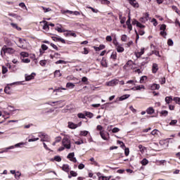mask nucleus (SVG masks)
I'll use <instances>...</instances> for the list:
<instances>
[{
    "mask_svg": "<svg viewBox=\"0 0 180 180\" xmlns=\"http://www.w3.org/2000/svg\"><path fill=\"white\" fill-rule=\"evenodd\" d=\"M62 145L63 146L60 147L58 151H64L65 148L70 150L71 148V140H70V136H65L62 140Z\"/></svg>",
    "mask_w": 180,
    "mask_h": 180,
    "instance_id": "nucleus-1",
    "label": "nucleus"
},
{
    "mask_svg": "<svg viewBox=\"0 0 180 180\" xmlns=\"http://www.w3.org/2000/svg\"><path fill=\"white\" fill-rule=\"evenodd\" d=\"M13 54L15 53V49L13 48H8L6 46H3L1 51V56L4 57L5 54Z\"/></svg>",
    "mask_w": 180,
    "mask_h": 180,
    "instance_id": "nucleus-2",
    "label": "nucleus"
},
{
    "mask_svg": "<svg viewBox=\"0 0 180 180\" xmlns=\"http://www.w3.org/2000/svg\"><path fill=\"white\" fill-rule=\"evenodd\" d=\"M48 105H51V106H56L57 108H64L65 104L64 101H49Z\"/></svg>",
    "mask_w": 180,
    "mask_h": 180,
    "instance_id": "nucleus-3",
    "label": "nucleus"
},
{
    "mask_svg": "<svg viewBox=\"0 0 180 180\" xmlns=\"http://www.w3.org/2000/svg\"><path fill=\"white\" fill-rule=\"evenodd\" d=\"M38 137H39V139H41V141L44 142H50V137H49V135H47L46 133L44 132H39L38 134Z\"/></svg>",
    "mask_w": 180,
    "mask_h": 180,
    "instance_id": "nucleus-4",
    "label": "nucleus"
},
{
    "mask_svg": "<svg viewBox=\"0 0 180 180\" xmlns=\"http://www.w3.org/2000/svg\"><path fill=\"white\" fill-rule=\"evenodd\" d=\"M114 46L117 53H123V51H124V48L123 47V45L119 44V42L114 41Z\"/></svg>",
    "mask_w": 180,
    "mask_h": 180,
    "instance_id": "nucleus-5",
    "label": "nucleus"
},
{
    "mask_svg": "<svg viewBox=\"0 0 180 180\" xmlns=\"http://www.w3.org/2000/svg\"><path fill=\"white\" fill-rule=\"evenodd\" d=\"M20 44L18 45V47L20 49H27V41H26L25 39H19L18 40Z\"/></svg>",
    "mask_w": 180,
    "mask_h": 180,
    "instance_id": "nucleus-6",
    "label": "nucleus"
},
{
    "mask_svg": "<svg viewBox=\"0 0 180 180\" xmlns=\"http://www.w3.org/2000/svg\"><path fill=\"white\" fill-rule=\"evenodd\" d=\"M40 24L42 25V29L45 30V32H49V30H50V27L49 26V23L47 22V21H41Z\"/></svg>",
    "mask_w": 180,
    "mask_h": 180,
    "instance_id": "nucleus-7",
    "label": "nucleus"
},
{
    "mask_svg": "<svg viewBox=\"0 0 180 180\" xmlns=\"http://www.w3.org/2000/svg\"><path fill=\"white\" fill-rule=\"evenodd\" d=\"M67 158L72 161V162H77V158H75V153H70L68 155Z\"/></svg>",
    "mask_w": 180,
    "mask_h": 180,
    "instance_id": "nucleus-8",
    "label": "nucleus"
},
{
    "mask_svg": "<svg viewBox=\"0 0 180 180\" xmlns=\"http://www.w3.org/2000/svg\"><path fill=\"white\" fill-rule=\"evenodd\" d=\"M119 84V80L117 79H114L106 83L108 86H115V85H117Z\"/></svg>",
    "mask_w": 180,
    "mask_h": 180,
    "instance_id": "nucleus-9",
    "label": "nucleus"
},
{
    "mask_svg": "<svg viewBox=\"0 0 180 180\" xmlns=\"http://www.w3.org/2000/svg\"><path fill=\"white\" fill-rule=\"evenodd\" d=\"M128 98H130V95L124 94L120 97H118L115 102H117V101H125V99H128Z\"/></svg>",
    "mask_w": 180,
    "mask_h": 180,
    "instance_id": "nucleus-10",
    "label": "nucleus"
},
{
    "mask_svg": "<svg viewBox=\"0 0 180 180\" xmlns=\"http://www.w3.org/2000/svg\"><path fill=\"white\" fill-rule=\"evenodd\" d=\"M129 2L134 8H139L140 6L136 0H129Z\"/></svg>",
    "mask_w": 180,
    "mask_h": 180,
    "instance_id": "nucleus-11",
    "label": "nucleus"
},
{
    "mask_svg": "<svg viewBox=\"0 0 180 180\" xmlns=\"http://www.w3.org/2000/svg\"><path fill=\"white\" fill-rule=\"evenodd\" d=\"M144 54V48L141 49V51L135 52V56L137 58H140Z\"/></svg>",
    "mask_w": 180,
    "mask_h": 180,
    "instance_id": "nucleus-12",
    "label": "nucleus"
},
{
    "mask_svg": "<svg viewBox=\"0 0 180 180\" xmlns=\"http://www.w3.org/2000/svg\"><path fill=\"white\" fill-rule=\"evenodd\" d=\"M36 76L35 73H32L30 75H25V79L27 81H31V79H34V77Z\"/></svg>",
    "mask_w": 180,
    "mask_h": 180,
    "instance_id": "nucleus-13",
    "label": "nucleus"
},
{
    "mask_svg": "<svg viewBox=\"0 0 180 180\" xmlns=\"http://www.w3.org/2000/svg\"><path fill=\"white\" fill-rule=\"evenodd\" d=\"M60 13L63 15H67V13H68V15H72V13H74V11H70V10H61Z\"/></svg>",
    "mask_w": 180,
    "mask_h": 180,
    "instance_id": "nucleus-14",
    "label": "nucleus"
},
{
    "mask_svg": "<svg viewBox=\"0 0 180 180\" xmlns=\"http://www.w3.org/2000/svg\"><path fill=\"white\" fill-rule=\"evenodd\" d=\"M68 124V127H69V129H77V124H75L74 122H69Z\"/></svg>",
    "mask_w": 180,
    "mask_h": 180,
    "instance_id": "nucleus-15",
    "label": "nucleus"
},
{
    "mask_svg": "<svg viewBox=\"0 0 180 180\" xmlns=\"http://www.w3.org/2000/svg\"><path fill=\"white\" fill-rule=\"evenodd\" d=\"M158 71V65L157 63H153L152 67V72L155 74Z\"/></svg>",
    "mask_w": 180,
    "mask_h": 180,
    "instance_id": "nucleus-16",
    "label": "nucleus"
},
{
    "mask_svg": "<svg viewBox=\"0 0 180 180\" xmlns=\"http://www.w3.org/2000/svg\"><path fill=\"white\" fill-rule=\"evenodd\" d=\"M147 20H148V13L145 14V16L142 17L140 19V22H142V23H146V22H147Z\"/></svg>",
    "mask_w": 180,
    "mask_h": 180,
    "instance_id": "nucleus-17",
    "label": "nucleus"
},
{
    "mask_svg": "<svg viewBox=\"0 0 180 180\" xmlns=\"http://www.w3.org/2000/svg\"><path fill=\"white\" fill-rule=\"evenodd\" d=\"M155 112V110H154V108H153V107H149L146 110V112L148 113V115H153V113H154Z\"/></svg>",
    "mask_w": 180,
    "mask_h": 180,
    "instance_id": "nucleus-18",
    "label": "nucleus"
},
{
    "mask_svg": "<svg viewBox=\"0 0 180 180\" xmlns=\"http://www.w3.org/2000/svg\"><path fill=\"white\" fill-rule=\"evenodd\" d=\"M59 26L60 27H56V30H57V32H58L59 33H64V32H67V30L61 28V25H60Z\"/></svg>",
    "mask_w": 180,
    "mask_h": 180,
    "instance_id": "nucleus-19",
    "label": "nucleus"
},
{
    "mask_svg": "<svg viewBox=\"0 0 180 180\" xmlns=\"http://www.w3.org/2000/svg\"><path fill=\"white\" fill-rule=\"evenodd\" d=\"M63 171H65V172H68L70 171V165H63L62 167Z\"/></svg>",
    "mask_w": 180,
    "mask_h": 180,
    "instance_id": "nucleus-20",
    "label": "nucleus"
},
{
    "mask_svg": "<svg viewBox=\"0 0 180 180\" xmlns=\"http://www.w3.org/2000/svg\"><path fill=\"white\" fill-rule=\"evenodd\" d=\"M151 89L153 91H155V89H157V90L160 89V84H152Z\"/></svg>",
    "mask_w": 180,
    "mask_h": 180,
    "instance_id": "nucleus-21",
    "label": "nucleus"
},
{
    "mask_svg": "<svg viewBox=\"0 0 180 180\" xmlns=\"http://www.w3.org/2000/svg\"><path fill=\"white\" fill-rule=\"evenodd\" d=\"M12 27H13L14 29H16V30H18V32H20V30H22V28H20L19 26H18V24H15L13 22H12L11 24Z\"/></svg>",
    "mask_w": 180,
    "mask_h": 180,
    "instance_id": "nucleus-22",
    "label": "nucleus"
},
{
    "mask_svg": "<svg viewBox=\"0 0 180 180\" xmlns=\"http://www.w3.org/2000/svg\"><path fill=\"white\" fill-rule=\"evenodd\" d=\"M100 136H101V139H103V140H105V141L108 140V137H106V134H105L104 131H100Z\"/></svg>",
    "mask_w": 180,
    "mask_h": 180,
    "instance_id": "nucleus-23",
    "label": "nucleus"
},
{
    "mask_svg": "<svg viewBox=\"0 0 180 180\" xmlns=\"http://www.w3.org/2000/svg\"><path fill=\"white\" fill-rule=\"evenodd\" d=\"M110 58H112V60H117V53L116 51H113L110 56Z\"/></svg>",
    "mask_w": 180,
    "mask_h": 180,
    "instance_id": "nucleus-24",
    "label": "nucleus"
},
{
    "mask_svg": "<svg viewBox=\"0 0 180 180\" xmlns=\"http://www.w3.org/2000/svg\"><path fill=\"white\" fill-rule=\"evenodd\" d=\"M66 86L70 89H73V88L75 87V84H74V83L68 82L67 83Z\"/></svg>",
    "mask_w": 180,
    "mask_h": 180,
    "instance_id": "nucleus-25",
    "label": "nucleus"
},
{
    "mask_svg": "<svg viewBox=\"0 0 180 180\" xmlns=\"http://www.w3.org/2000/svg\"><path fill=\"white\" fill-rule=\"evenodd\" d=\"M85 116H86L87 117H89V119H92L94 117V113H92L91 112L86 111Z\"/></svg>",
    "mask_w": 180,
    "mask_h": 180,
    "instance_id": "nucleus-26",
    "label": "nucleus"
},
{
    "mask_svg": "<svg viewBox=\"0 0 180 180\" xmlns=\"http://www.w3.org/2000/svg\"><path fill=\"white\" fill-rule=\"evenodd\" d=\"M111 178H112L111 176H101L98 177V180H109Z\"/></svg>",
    "mask_w": 180,
    "mask_h": 180,
    "instance_id": "nucleus-27",
    "label": "nucleus"
},
{
    "mask_svg": "<svg viewBox=\"0 0 180 180\" xmlns=\"http://www.w3.org/2000/svg\"><path fill=\"white\" fill-rule=\"evenodd\" d=\"M172 101H174V99H172V97H171V96H167L165 98V102L167 104L171 103V102H172Z\"/></svg>",
    "mask_w": 180,
    "mask_h": 180,
    "instance_id": "nucleus-28",
    "label": "nucleus"
},
{
    "mask_svg": "<svg viewBox=\"0 0 180 180\" xmlns=\"http://www.w3.org/2000/svg\"><path fill=\"white\" fill-rule=\"evenodd\" d=\"M121 40H122V41L126 42V41H127V40H129V37H127V35H126V34H123L121 36Z\"/></svg>",
    "mask_w": 180,
    "mask_h": 180,
    "instance_id": "nucleus-29",
    "label": "nucleus"
},
{
    "mask_svg": "<svg viewBox=\"0 0 180 180\" xmlns=\"http://www.w3.org/2000/svg\"><path fill=\"white\" fill-rule=\"evenodd\" d=\"M16 148V147L15 146V145H14V146H9V147H8V148H6V150H3V151L0 152V154H2V153H6V151H8V150H13V148Z\"/></svg>",
    "mask_w": 180,
    "mask_h": 180,
    "instance_id": "nucleus-30",
    "label": "nucleus"
},
{
    "mask_svg": "<svg viewBox=\"0 0 180 180\" xmlns=\"http://www.w3.org/2000/svg\"><path fill=\"white\" fill-rule=\"evenodd\" d=\"M119 18H120V23L122 25H124V22H126V17H122V15H120Z\"/></svg>",
    "mask_w": 180,
    "mask_h": 180,
    "instance_id": "nucleus-31",
    "label": "nucleus"
},
{
    "mask_svg": "<svg viewBox=\"0 0 180 180\" xmlns=\"http://www.w3.org/2000/svg\"><path fill=\"white\" fill-rule=\"evenodd\" d=\"M25 144H26L25 142H20V143H16L15 145V148H22V146H25Z\"/></svg>",
    "mask_w": 180,
    "mask_h": 180,
    "instance_id": "nucleus-32",
    "label": "nucleus"
},
{
    "mask_svg": "<svg viewBox=\"0 0 180 180\" xmlns=\"http://www.w3.org/2000/svg\"><path fill=\"white\" fill-rule=\"evenodd\" d=\"M41 8L43 9L44 13H47V12H51V8H46L44 6H41Z\"/></svg>",
    "mask_w": 180,
    "mask_h": 180,
    "instance_id": "nucleus-33",
    "label": "nucleus"
},
{
    "mask_svg": "<svg viewBox=\"0 0 180 180\" xmlns=\"http://www.w3.org/2000/svg\"><path fill=\"white\" fill-rule=\"evenodd\" d=\"M147 81V76H142L140 79V83L141 84H144Z\"/></svg>",
    "mask_w": 180,
    "mask_h": 180,
    "instance_id": "nucleus-34",
    "label": "nucleus"
},
{
    "mask_svg": "<svg viewBox=\"0 0 180 180\" xmlns=\"http://www.w3.org/2000/svg\"><path fill=\"white\" fill-rule=\"evenodd\" d=\"M22 175V173H20V172H17L15 174V179H20V176Z\"/></svg>",
    "mask_w": 180,
    "mask_h": 180,
    "instance_id": "nucleus-35",
    "label": "nucleus"
},
{
    "mask_svg": "<svg viewBox=\"0 0 180 180\" xmlns=\"http://www.w3.org/2000/svg\"><path fill=\"white\" fill-rule=\"evenodd\" d=\"M54 77H61V72H60V70H56L54 72Z\"/></svg>",
    "mask_w": 180,
    "mask_h": 180,
    "instance_id": "nucleus-36",
    "label": "nucleus"
},
{
    "mask_svg": "<svg viewBox=\"0 0 180 180\" xmlns=\"http://www.w3.org/2000/svg\"><path fill=\"white\" fill-rule=\"evenodd\" d=\"M160 113L161 116H168V111L167 110H162Z\"/></svg>",
    "mask_w": 180,
    "mask_h": 180,
    "instance_id": "nucleus-37",
    "label": "nucleus"
},
{
    "mask_svg": "<svg viewBox=\"0 0 180 180\" xmlns=\"http://www.w3.org/2000/svg\"><path fill=\"white\" fill-rule=\"evenodd\" d=\"M101 2L103 5H109V4H110L109 0H101Z\"/></svg>",
    "mask_w": 180,
    "mask_h": 180,
    "instance_id": "nucleus-38",
    "label": "nucleus"
},
{
    "mask_svg": "<svg viewBox=\"0 0 180 180\" xmlns=\"http://www.w3.org/2000/svg\"><path fill=\"white\" fill-rule=\"evenodd\" d=\"M176 123H178V120H172L169 122V125H170V126H175V124H176Z\"/></svg>",
    "mask_w": 180,
    "mask_h": 180,
    "instance_id": "nucleus-39",
    "label": "nucleus"
},
{
    "mask_svg": "<svg viewBox=\"0 0 180 180\" xmlns=\"http://www.w3.org/2000/svg\"><path fill=\"white\" fill-rule=\"evenodd\" d=\"M139 148L141 153H144V151H146V147L143 146L142 145H139Z\"/></svg>",
    "mask_w": 180,
    "mask_h": 180,
    "instance_id": "nucleus-40",
    "label": "nucleus"
},
{
    "mask_svg": "<svg viewBox=\"0 0 180 180\" xmlns=\"http://www.w3.org/2000/svg\"><path fill=\"white\" fill-rule=\"evenodd\" d=\"M89 133V131H80V136H88V134Z\"/></svg>",
    "mask_w": 180,
    "mask_h": 180,
    "instance_id": "nucleus-41",
    "label": "nucleus"
},
{
    "mask_svg": "<svg viewBox=\"0 0 180 180\" xmlns=\"http://www.w3.org/2000/svg\"><path fill=\"white\" fill-rule=\"evenodd\" d=\"M39 64H40V65H41V67H44V65H46V64H47V60H40Z\"/></svg>",
    "mask_w": 180,
    "mask_h": 180,
    "instance_id": "nucleus-42",
    "label": "nucleus"
},
{
    "mask_svg": "<svg viewBox=\"0 0 180 180\" xmlns=\"http://www.w3.org/2000/svg\"><path fill=\"white\" fill-rule=\"evenodd\" d=\"M141 164H142L143 165H147V164H148V160L144 158L141 160Z\"/></svg>",
    "mask_w": 180,
    "mask_h": 180,
    "instance_id": "nucleus-43",
    "label": "nucleus"
},
{
    "mask_svg": "<svg viewBox=\"0 0 180 180\" xmlns=\"http://www.w3.org/2000/svg\"><path fill=\"white\" fill-rule=\"evenodd\" d=\"M77 117H79V119H85V115L82 112L78 113Z\"/></svg>",
    "mask_w": 180,
    "mask_h": 180,
    "instance_id": "nucleus-44",
    "label": "nucleus"
},
{
    "mask_svg": "<svg viewBox=\"0 0 180 180\" xmlns=\"http://www.w3.org/2000/svg\"><path fill=\"white\" fill-rule=\"evenodd\" d=\"M56 64H67V61L59 60L56 62Z\"/></svg>",
    "mask_w": 180,
    "mask_h": 180,
    "instance_id": "nucleus-45",
    "label": "nucleus"
},
{
    "mask_svg": "<svg viewBox=\"0 0 180 180\" xmlns=\"http://www.w3.org/2000/svg\"><path fill=\"white\" fill-rule=\"evenodd\" d=\"M20 56H21V57H23V58L29 57V53L27 52H21Z\"/></svg>",
    "mask_w": 180,
    "mask_h": 180,
    "instance_id": "nucleus-46",
    "label": "nucleus"
},
{
    "mask_svg": "<svg viewBox=\"0 0 180 180\" xmlns=\"http://www.w3.org/2000/svg\"><path fill=\"white\" fill-rule=\"evenodd\" d=\"M101 63L103 67H108V63H106V60H102Z\"/></svg>",
    "mask_w": 180,
    "mask_h": 180,
    "instance_id": "nucleus-47",
    "label": "nucleus"
},
{
    "mask_svg": "<svg viewBox=\"0 0 180 180\" xmlns=\"http://www.w3.org/2000/svg\"><path fill=\"white\" fill-rule=\"evenodd\" d=\"M120 131V129L117 127H115L112 129V133H119Z\"/></svg>",
    "mask_w": 180,
    "mask_h": 180,
    "instance_id": "nucleus-48",
    "label": "nucleus"
},
{
    "mask_svg": "<svg viewBox=\"0 0 180 180\" xmlns=\"http://www.w3.org/2000/svg\"><path fill=\"white\" fill-rule=\"evenodd\" d=\"M87 8L89 9H91L94 13H98V12H99V11H98V9L94 8H92L91 6L87 7Z\"/></svg>",
    "mask_w": 180,
    "mask_h": 180,
    "instance_id": "nucleus-49",
    "label": "nucleus"
},
{
    "mask_svg": "<svg viewBox=\"0 0 180 180\" xmlns=\"http://www.w3.org/2000/svg\"><path fill=\"white\" fill-rule=\"evenodd\" d=\"M124 154H125L126 157H127L129 155V154H130V150H129V148H126L124 149Z\"/></svg>",
    "mask_w": 180,
    "mask_h": 180,
    "instance_id": "nucleus-50",
    "label": "nucleus"
},
{
    "mask_svg": "<svg viewBox=\"0 0 180 180\" xmlns=\"http://www.w3.org/2000/svg\"><path fill=\"white\" fill-rule=\"evenodd\" d=\"M8 72V68L5 66L2 67V74H6Z\"/></svg>",
    "mask_w": 180,
    "mask_h": 180,
    "instance_id": "nucleus-51",
    "label": "nucleus"
},
{
    "mask_svg": "<svg viewBox=\"0 0 180 180\" xmlns=\"http://www.w3.org/2000/svg\"><path fill=\"white\" fill-rule=\"evenodd\" d=\"M15 83L11 84H8L5 89L4 91H9V89H11V86H12V85H13Z\"/></svg>",
    "mask_w": 180,
    "mask_h": 180,
    "instance_id": "nucleus-52",
    "label": "nucleus"
},
{
    "mask_svg": "<svg viewBox=\"0 0 180 180\" xmlns=\"http://www.w3.org/2000/svg\"><path fill=\"white\" fill-rule=\"evenodd\" d=\"M22 62L25 63V64H29V63H30V59L29 58L22 59Z\"/></svg>",
    "mask_w": 180,
    "mask_h": 180,
    "instance_id": "nucleus-53",
    "label": "nucleus"
},
{
    "mask_svg": "<svg viewBox=\"0 0 180 180\" xmlns=\"http://www.w3.org/2000/svg\"><path fill=\"white\" fill-rule=\"evenodd\" d=\"M54 160H55V161H57L58 162H60L61 157H60V156H55L54 157Z\"/></svg>",
    "mask_w": 180,
    "mask_h": 180,
    "instance_id": "nucleus-54",
    "label": "nucleus"
},
{
    "mask_svg": "<svg viewBox=\"0 0 180 180\" xmlns=\"http://www.w3.org/2000/svg\"><path fill=\"white\" fill-rule=\"evenodd\" d=\"M84 168H85V165H84V164L80 163V164L78 165V169H84Z\"/></svg>",
    "mask_w": 180,
    "mask_h": 180,
    "instance_id": "nucleus-55",
    "label": "nucleus"
},
{
    "mask_svg": "<svg viewBox=\"0 0 180 180\" xmlns=\"http://www.w3.org/2000/svg\"><path fill=\"white\" fill-rule=\"evenodd\" d=\"M136 89L137 91H140V89H144V86L143 85L136 86Z\"/></svg>",
    "mask_w": 180,
    "mask_h": 180,
    "instance_id": "nucleus-56",
    "label": "nucleus"
},
{
    "mask_svg": "<svg viewBox=\"0 0 180 180\" xmlns=\"http://www.w3.org/2000/svg\"><path fill=\"white\" fill-rule=\"evenodd\" d=\"M151 22L153 23L154 26H157V25H158V22H157V20H155V18L151 20Z\"/></svg>",
    "mask_w": 180,
    "mask_h": 180,
    "instance_id": "nucleus-57",
    "label": "nucleus"
},
{
    "mask_svg": "<svg viewBox=\"0 0 180 180\" xmlns=\"http://www.w3.org/2000/svg\"><path fill=\"white\" fill-rule=\"evenodd\" d=\"M127 84H130V85H134L136 84V81L135 80H129L128 82H127Z\"/></svg>",
    "mask_w": 180,
    "mask_h": 180,
    "instance_id": "nucleus-58",
    "label": "nucleus"
},
{
    "mask_svg": "<svg viewBox=\"0 0 180 180\" xmlns=\"http://www.w3.org/2000/svg\"><path fill=\"white\" fill-rule=\"evenodd\" d=\"M97 130H98V131H103L102 130H103V127L101 125H98L96 127Z\"/></svg>",
    "mask_w": 180,
    "mask_h": 180,
    "instance_id": "nucleus-59",
    "label": "nucleus"
},
{
    "mask_svg": "<svg viewBox=\"0 0 180 180\" xmlns=\"http://www.w3.org/2000/svg\"><path fill=\"white\" fill-rule=\"evenodd\" d=\"M158 129H154L153 131H151L152 136H155V134H158Z\"/></svg>",
    "mask_w": 180,
    "mask_h": 180,
    "instance_id": "nucleus-60",
    "label": "nucleus"
},
{
    "mask_svg": "<svg viewBox=\"0 0 180 180\" xmlns=\"http://www.w3.org/2000/svg\"><path fill=\"white\" fill-rule=\"evenodd\" d=\"M39 140V138H34V139H30L28 140L29 143H32L33 141H37Z\"/></svg>",
    "mask_w": 180,
    "mask_h": 180,
    "instance_id": "nucleus-61",
    "label": "nucleus"
},
{
    "mask_svg": "<svg viewBox=\"0 0 180 180\" xmlns=\"http://www.w3.org/2000/svg\"><path fill=\"white\" fill-rule=\"evenodd\" d=\"M127 47H130V46H133V41H129L128 43L125 44Z\"/></svg>",
    "mask_w": 180,
    "mask_h": 180,
    "instance_id": "nucleus-62",
    "label": "nucleus"
},
{
    "mask_svg": "<svg viewBox=\"0 0 180 180\" xmlns=\"http://www.w3.org/2000/svg\"><path fill=\"white\" fill-rule=\"evenodd\" d=\"M41 49L42 50H44V51H46V50H47V49H49V47L46 46V44H42L41 46Z\"/></svg>",
    "mask_w": 180,
    "mask_h": 180,
    "instance_id": "nucleus-63",
    "label": "nucleus"
},
{
    "mask_svg": "<svg viewBox=\"0 0 180 180\" xmlns=\"http://www.w3.org/2000/svg\"><path fill=\"white\" fill-rule=\"evenodd\" d=\"M70 175H71V176H77V175H78V174H77V172H75L74 171H70Z\"/></svg>",
    "mask_w": 180,
    "mask_h": 180,
    "instance_id": "nucleus-64",
    "label": "nucleus"
}]
</instances>
